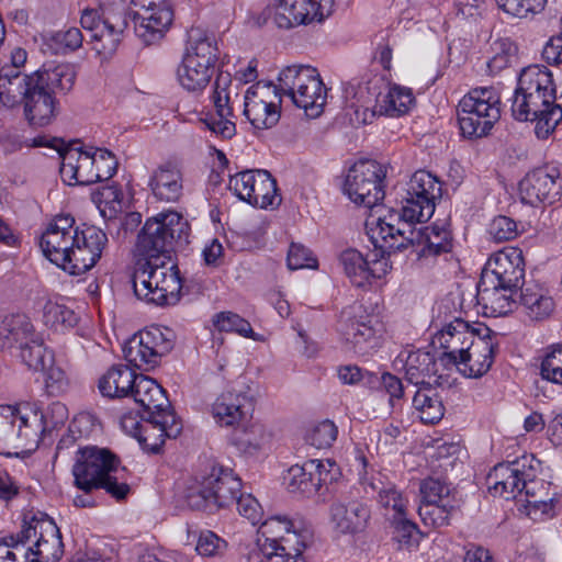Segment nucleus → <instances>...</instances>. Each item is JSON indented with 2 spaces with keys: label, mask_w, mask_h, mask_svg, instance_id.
<instances>
[{
  "label": "nucleus",
  "mask_w": 562,
  "mask_h": 562,
  "mask_svg": "<svg viewBox=\"0 0 562 562\" xmlns=\"http://www.w3.org/2000/svg\"><path fill=\"white\" fill-rule=\"evenodd\" d=\"M130 18L134 21L136 36L150 45L165 36L172 23L173 12L171 8H160L132 13L124 0H101L98 9L82 12L80 24L90 33L93 48L100 54L111 55L123 41Z\"/></svg>",
  "instance_id": "nucleus-1"
},
{
  "label": "nucleus",
  "mask_w": 562,
  "mask_h": 562,
  "mask_svg": "<svg viewBox=\"0 0 562 562\" xmlns=\"http://www.w3.org/2000/svg\"><path fill=\"white\" fill-rule=\"evenodd\" d=\"M552 74L544 66L531 65L518 77L512 99V114L521 122H533L538 138L546 139L562 121V108L555 103Z\"/></svg>",
  "instance_id": "nucleus-2"
},
{
  "label": "nucleus",
  "mask_w": 562,
  "mask_h": 562,
  "mask_svg": "<svg viewBox=\"0 0 562 562\" xmlns=\"http://www.w3.org/2000/svg\"><path fill=\"white\" fill-rule=\"evenodd\" d=\"M120 460L108 448L88 446L76 453L72 467L75 486L82 492L102 488L116 501L126 498L130 485L120 473Z\"/></svg>",
  "instance_id": "nucleus-3"
},
{
  "label": "nucleus",
  "mask_w": 562,
  "mask_h": 562,
  "mask_svg": "<svg viewBox=\"0 0 562 562\" xmlns=\"http://www.w3.org/2000/svg\"><path fill=\"white\" fill-rule=\"evenodd\" d=\"M189 231V223L180 213H159L147 220L139 232L136 252L142 262L171 260L175 247L188 243Z\"/></svg>",
  "instance_id": "nucleus-4"
},
{
  "label": "nucleus",
  "mask_w": 562,
  "mask_h": 562,
  "mask_svg": "<svg viewBox=\"0 0 562 562\" xmlns=\"http://www.w3.org/2000/svg\"><path fill=\"white\" fill-rule=\"evenodd\" d=\"M135 295L157 306L175 305L180 300L182 281L172 260L142 262L138 260L132 276Z\"/></svg>",
  "instance_id": "nucleus-5"
},
{
  "label": "nucleus",
  "mask_w": 562,
  "mask_h": 562,
  "mask_svg": "<svg viewBox=\"0 0 562 562\" xmlns=\"http://www.w3.org/2000/svg\"><path fill=\"white\" fill-rule=\"evenodd\" d=\"M240 488L241 481L233 470L213 464L194 477L186 499L192 509L213 513L234 504Z\"/></svg>",
  "instance_id": "nucleus-6"
},
{
  "label": "nucleus",
  "mask_w": 562,
  "mask_h": 562,
  "mask_svg": "<svg viewBox=\"0 0 562 562\" xmlns=\"http://www.w3.org/2000/svg\"><path fill=\"white\" fill-rule=\"evenodd\" d=\"M276 86L279 92L288 95L308 117L323 113L326 103V88L316 68L308 65H291L283 68Z\"/></svg>",
  "instance_id": "nucleus-7"
},
{
  "label": "nucleus",
  "mask_w": 562,
  "mask_h": 562,
  "mask_svg": "<svg viewBox=\"0 0 562 562\" xmlns=\"http://www.w3.org/2000/svg\"><path fill=\"white\" fill-rule=\"evenodd\" d=\"M22 413L10 405H0V454L19 457L36 448L42 439L43 416L37 411L27 408Z\"/></svg>",
  "instance_id": "nucleus-8"
},
{
  "label": "nucleus",
  "mask_w": 562,
  "mask_h": 562,
  "mask_svg": "<svg viewBox=\"0 0 562 562\" xmlns=\"http://www.w3.org/2000/svg\"><path fill=\"white\" fill-rule=\"evenodd\" d=\"M501 98L493 88L471 89L457 108L462 136L480 138L486 136L501 117Z\"/></svg>",
  "instance_id": "nucleus-9"
},
{
  "label": "nucleus",
  "mask_w": 562,
  "mask_h": 562,
  "mask_svg": "<svg viewBox=\"0 0 562 562\" xmlns=\"http://www.w3.org/2000/svg\"><path fill=\"white\" fill-rule=\"evenodd\" d=\"M258 395V386L247 376H239L217 396L212 405V415L222 427L241 425L251 414Z\"/></svg>",
  "instance_id": "nucleus-10"
},
{
  "label": "nucleus",
  "mask_w": 562,
  "mask_h": 562,
  "mask_svg": "<svg viewBox=\"0 0 562 562\" xmlns=\"http://www.w3.org/2000/svg\"><path fill=\"white\" fill-rule=\"evenodd\" d=\"M386 171L372 159H360L348 170L344 182L345 194L359 206L372 209L384 199Z\"/></svg>",
  "instance_id": "nucleus-11"
},
{
  "label": "nucleus",
  "mask_w": 562,
  "mask_h": 562,
  "mask_svg": "<svg viewBox=\"0 0 562 562\" xmlns=\"http://www.w3.org/2000/svg\"><path fill=\"white\" fill-rule=\"evenodd\" d=\"M172 331L150 326L133 335L123 346L125 360L135 368L148 371L173 348Z\"/></svg>",
  "instance_id": "nucleus-12"
},
{
  "label": "nucleus",
  "mask_w": 562,
  "mask_h": 562,
  "mask_svg": "<svg viewBox=\"0 0 562 562\" xmlns=\"http://www.w3.org/2000/svg\"><path fill=\"white\" fill-rule=\"evenodd\" d=\"M380 324L375 315L369 314L362 304L345 307L339 316L338 331L349 349L364 356L378 347Z\"/></svg>",
  "instance_id": "nucleus-13"
},
{
  "label": "nucleus",
  "mask_w": 562,
  "mask_h": 562,
  "mask_svg": "<svg viewBox=\"0 0 562 562\" xmlns=\"http://www.w3.org/2000/svg\"><path fill=\"white\" fill-rule=\"evenodd\" d=\"M441 183L430 172L416 171L407 183L406 195L402 206V216L417 223L428 221L436 206V201L441 198Z\"/></svg>",
  "instance_id": "nucleus-14"
},
{
  "label": "nucleus",
  "mask_w": 562,
  "mask_h": 562,
  "mask_svg": "<svg viewBox=\"0 0 562 562\" xmlns=\"http://www.w3.org/2000/svg\"><path fill=\"white\" fill-rule=\"evenodd\" d=\"M228 186L239 200L250 205L267 209L278 206L281 203L277 181L267 170L256 169L237 172L231 176Z\"/></svg>",
  "instance_id": "nucleus-15"
},
{
  "label": "nucleus",
  "mask_w": 562,
  "mask_h": 562,
  "mask_svg": "<svg viewBox=\"0 0 562 562\" xmlns=\"http://www.w3.org/2000/svg\"><path fill=\"white\" fill-rule=\"evenodd\" d=\"M20 539L26 546L33 538V546L26 547L30 562H57L63 555V541L59 528L45 514L33 517L21 531Z\"/></svg>",
  "instance_id": "nucleus-16"
},
{
  "label": "nucleus",
  "mask_w": 562,
  "mask_h": 562,
  "mask_svg": "<svg viewBox=\"0 0 562 562\" xmlns=\"http://www.w3.org/2000/svg\"><path fill=\"white\" fill-rule=\"evenodd\" d=\"M416 221L403 218L400 214H390L379 217L374 227H370L368 234L375 248L382 252L392 254L402 251L408 246L418 247L420 234L413 226Z\"/></svg>",
  "instance_id": "nucleus-17"
},
{
  "label": "nucleus",
  "mask_w": 562,
  "mask_h": 562,
  "mask_svg": "<svg viewBox=\"0 0 562 562\" xmlns=\"http://www.w3.org/2000/svg\"><path fill=\"white\" fill-rule=\"evenodd\" d=\"M244 99V114L255 128H271L279 122L281 93L272 82H257Z\"/></svg>",
  "instance_id": "nucleus-18"
},
{
  "label": "nucleus",
  "mask_w": 562,
  "mask_h": 562,
  "mask_svg": "<svg viewBox=\"0 0 562 562\" xmlns=\"http://www.w3.org/2000/svg\"><path fill=\"white\" fill-rule=\"evenodd\" d=\"M522 251L510 247L497 251L490 257L481 277L487 284L497 282L505 291H517L521 288L525 277Z\"/></svg>",
  "instance_id": "nucleus-19"
},
{
  "label": "nucleus",
  "mask_w": 562,
  "mask_h": 562,
  "mask_svg": "<svg viewBox=\"0 0 562 562\" xmlns=\"http://www.w3.org/2000/svg\"><path fill=\"white\" fill-rule=\"evenodd\" d=\"M334 0H279L274 22L280 29L322 22L330 15Z\"/></svg>",
  "instance_id": "nucleus-20"
},
{
  "label": "nucleus",
  "mask_w": 562,
  "mask_h": 562,
  "mask_svg": "<svg viewBox=\"0 0 562 562\" xmlns=\"http://www.w3.org/2000/svg\"><path fill=\"white\" fill-rule=\"evenodd\" d=\"M78 226L70 215H58L47 226L40 239V247L45 258L57 267L69 259V251L74 247Z\"/></svg>",
  "instance_id": "nucleus-21"
},
{
  "label": "nucleus",
  "mask_w": 562,
  "mask_h": 562,
  "mask_svg": "<svg viewBox=\"0 0 562 562\" xmlns=\"http://www.w3.org/2000/svg\"><path fill=\"white\" fill-rule=\"evenodd\" d=\"M529 462L527 457H522L513 462L495 465L487 476L491 484L490 492L506 499L521 497L524 487H527L528 482L533 477Z\"/></svg>",
  "instance_id": "nucleus-22"
},
{
  "label": "nucleus",
  "mask_w": 562,
  "mask_h": 562,
  "mask_svg": "<svg viewBox=\"0 0 562 562\" xmlns=\"http://www.w3.org/2000/svg\"><path fill=\"white\" fill-rule=\"evenodd\" d=\"M476 338L477 328H472L461 318H454L435 336L434 344L443 349L439 357L440 363L446 368L454 367Z\"/></svg>",
  "instance_id": "nucleus-23"
},
{
  "label": "nucleus",
  "mask_w": 562,
  "mask_h": 562,
  "mask_svg": "<svg viewBox=\"0 0 562 562\" xmlns=\"http://www.w3.org/2000/svg\"><path fill=\"white\" fill-rule=\"evenodd\" d=\"M497 348L496 334L480 326L476 340L454 367L468 378H480L491 369Z\"/></svg>",
  "instance_id": "nucleus-24"
},
{
  "label": "nucleus",
  "mask_w": 562,
  "mask_h": 562,
  "mask_svg": "<svg viewBox=\"0 0 562 562\" xmlns=\"http://www.w3.org/2000/svg\"><path fill=\"white\" fill-rule=\"evenodd\" d=\"M232 79L229 74L221 72L214 82L213 102L216 115H206L201 122L216 136L229 139L236 134V126L228 117L233 115L231 105Z\"/></svg>",
  "instance_id": "nucleus-25"
},
{
  "label": "nucleus",
  "mask_w": 562,
  "mask_h": 562,
  "mask_svg": "<svg viewBox=\"0 0 562 562\" xmlns=\"http://www.w3.org/2000/svg\"><path fill=\"white\" fill-rule=\"evenodd\" d=\"M182 430V423L175 412L151 414L143 416V424L138 428L137 438L143 448L157 453L165 443L166 438L175 439Z\"/></svg>",
  "instance_id": "nucleus-26"
},
{
  "label": "nucleus",
  "mask_w": 562,
  "mask_h": 562,
  "mask_svg": "<svg viewBox=\"0 0 562 562\" xmlns=\"http://www.w3.org/2000/svg\"><path fill=\"white\" fill-rule=\"evenodd\" d=\"M559 172L555 168H537L528 172L519 182L522 203L536 206L540 203L552 204L560 194L557 183Z\"/></svg>",
  "instance_id": "nucleus-27"
},
{
  "label": "nucleus",
  "mask_w": 562,
  "mask_h": 562,
  "mask_svg": "<svg viewBox=\"0 0 562 562\" xmlns=\"http://www.w3.org/2000/svg\"><path fill=\"white\" fill-rule=\"evenodd\" d=\"M58 153L61 158L59 171L64 182L69 186H90L99 182V177L94 172V151L69 147L58 149Z\"/></svg>",
  "instance_id": "nucleus-28"
},
{
  "label": "nucleus",
  "mask_w": 562,
  "mask_h": 562,
  "mask_svg": "<svg viewBox=\"0 0 562 562\" xmlns=\"http://www.w3.org/2000/svg\"><path fill=\"white\" fill-rule=\"evenodd\" d=\"M339 263L346 277L357 288H364L387 272L386 262L374 261L370 265L360 251L352 248L340 254Z\"/></svg>",
  "instance_id": "nucleus-29"
},
{
  "label": "nucleus",
  "mask_w": 562,
  "mask_h": 562,
  "mask_svg": "<svg viewBox=\"0 0 562 562\" xmlns=\"http://www.w3.org/2000/svg\"><path fill=\"white\" fill-rule=\"evenodd\" d=\"M36 83L35 72L27 75L14 66H2L0 68V102L8 108L22 103Z\"/></svg>",
  "instance_id": "nucleus-30"
},
{
  "label": "nucleus",
  "mask_w": 562,
  "mask_h": 562,
  "mask_svg": "<svg viewBox=\"0 0 562 562\" xmlns=\"http://www.w3.org/2000/svg\"><path fill=\"white\" fill-rule=\"evenodd\" d=\"M148 187L158 201L176 203L183 194L182 172L171 162L161 164L153 171Z\"/></svg>",
  "instance_id": "nucleus-31"
},
{
  "label": "nucleus",
  "mask_w": 562,
  "mask_h": 562,
  "mask_svg": "<svg viewBox=\"0 0 562 562\" xmlns=\"http://www.w3.org/2000/svg\"><path fill=\"white\" fill-rule=\"evenodd\" d=\"M370 517L369 508L357 501L349 503L335 502L330 506V521L338 533L361 531Z\"/></svg>",
  "instance_id": "nucleus-32"
},
{
  "label": "nucleus",
  "mask_w": 562,
  "mask_h": 562,
  "mask_svg": "<svg viewBox=\"0 0 562 562\" xmlns=\"http://www.w3.org/2000/svg\"><path fill=\"white\" fill-rule=\"evenodd\" d=\"M517 291H505L497 282L487 284L485 278H480L476 286V301L484 314L494 317L507 315L516 306L514 294Z\"/></svg>",
  "instance_id": "nucleus-33"
},
{
  "label": "nucleus",
  "mask_w": 562,
  "mask_h": 562,
  "mask_svg": "<svg viewBox=\"0 0 562 562\" xmlns=\"http://www.w3.org/2000/svg\"><path fill=\"white\" fill-rule=\"evenodd\" d=\"M24 114L32 126H46L57 114V103L53 94L36 83L22 101Z\"/></svg>",
  "instance_id": "nucleus-34"
},
{
  "label": "nucleus",
  "mask_w": 562,
  "mask_h": 562,
  "mask_svg": "<svg viewBox=\"0 0 562 562\" xmlns=\"http://www.w3.org/2000/svg\"><path fill=\"white\" fill-rule=\"evenodd\" d=\"M134 401L143 407L146 416L172 412L165 390L151 378L139 374L131 393Z\"/></svg>",
  "instance_id": "nucleus-35"
},
{
  "label": "nucleus",
  "mask_w": 562,
  "mask_h": 562,
  "mask_svg": "<svg viewBox=\"0 0 562 562\" xmlns=\"http://www.w3.org/2000/svg\"><path fill=\"white\" fill-rule=\"evenodd\" d=\"M138 376L127 366L114 364L99 379L98 387L105 397L130 396Z\"/></svg>",
  "instance_id": "nucleus-36"
},
{
  "label": "nucleus",
  "mask_w": 562,
  "mask_h": 562,
  "mask_svg": "<svg viewBox=\"0 0 562 562\" xmlns=\"http://www.w3.org/2000/svg\"><path fill=\"white\" fill-rule=\"evenodd\" d=\"M218 58V48L214 36L207 35L196 29L189 33L186 54L183 59L204 65L213 74L214 66Z\"/></svg>",
  "instance_id": "nucleus-37"
},
{
  "label": "nucleus",
  "mask_w": 562,
  "mask_h": 562,
  "mask_svg": "<svg viewBox=\"0 0 562 562\" xmlns=\"http://www.w3.org/2000/svg\"><path fill=\"white\" fill-rule=\"evenodd\" d=\"M319 465L316 461H306L303 465H292L284 476L288 491L307 497L317 493L322 487V479L314 477V475L317 474L315 471Z\"/></svg>",
  "instance_id": "nucleus-38"
},
{
  "label": "nucleus",
  "mask_w": 562,
  "mask_h": 562,
  "mask_svg": "<svg viewBox=\"0 0 562 562\" xmlns=\"http://www.w3.org/2000/svg\"><path fill=\"white\" fill-rule=\"evenodd\" d=\"M401 353L398 360L404 362L406 380L415 385H425L426 379L431 378L437 373V361L435 357L423 350L407 351Z\"/></svg>",
  "instance_id": "nucleus-39"
},
{
  "label": "nucleus",
  "mask_w": 562,
  "mask_h": 562,
  "mask_svg": "<svg viewBox=\"0 0 562 562\" xmlns=\"http://www.w3.org/2000/svg\"><path fill=\"white\" fill-rule=\"evenodd\" d=\"M36 82L52 94L70 91L75 85L76 70L71 64L45 65L35 71Z\"/></svg>",
  "instance_id": "nucleus-40"
},
{
  "label": "nucleus",
  "mask_w": 562,
  "mask_h": 562,
  "mask_svg": "<svg viewBox=\"0 0 562 562\" xmlns=\"http://www.w3.org/2000/svg\"><path fill=\"white\" fill-rule=\"evenodd\" d=\"M290 536H299L293 530V522L286 516H272L261 522L258 529L257 547L273 549L283 547Z\"/></svg>",
  "instance_id": "nucleus-41"
},
{
  "label": "nucleus",
  "mask_w": 562,
  "mask_h": 562,
  "mask_svg": "<svg viewBox=\"0 0 562 562\" xmlns=\"http://www.w3.org/2000/svg\"><path fill=\"white\" fill-rule=\"evenodd\" d=\"M413 103L414 97L411 89L393 86L386 93H379L376 104L370 115L371 117L376 114L398 117L406 114Z\"/></svg>",
  "instance_id": "nucleus-42"
},
{
  "label": "nucleus",
  "mask_w": 562,
  "mask_h": 562,
  "mask_svg": "<svg viewBox=\"0 0 562 562\" xmlns=\"http://www.w3.org/2000/svg\"><path fill=\"white\" fill-rule=\"evenodd\" d=\"M520 304L524 307L525 314L536 322L549 318L555 307L553 299L537 285L521 288Z\"/></svg>",
  "instance_id": "nucleus-43"
},
{
  "label": "nucleus",
  "mask_w": 562,
  "mask_h": 562,
  "mask_svg": "<svg viewBox=\"0 0 562 562\" xmlns=\"http://www.w3.org/2000/svg\"><path fill=\"white\" fill-rule=\"evenodd\" d=\"M417 232L420 234L418 236L419 249L416 250L419 257L437 256L451 249L450 232L443 225L424 226Z\"/></svg>",
  "instance_id": "nucleus-44"
},
{
  "label": "nucleus",
  "mask_w": 562,
  "mask_h": 562,
  "mask_svg": "<svg viewBox=\"0 0 562 562\" xmlns=\"http://www.w3.org/2000/svg\"><path fill=\"white\" fill-rule=\"evenodd\" d=\"M418 386L413 397V406L419 412L420 419L426 424L439 422L443 416L445 407L436 390L430 383Z\"/></svg>",
  "instance_id": "nucleus-45"
},
{
  "label": "nucleus",
  "mask_w": 562,
  "mask_h": 562,
  "mask_svg": "<svg viewBox=\"0 0 562 562\" xmlns=\"http://www.w3.org/2000/svg\"><path fill=\"white\" fill-rule=\"evenodd\" d=\"M33 334V325L24 314H12L5 316L0 325V340L2 347H12L19 342L21 346L30 339Z\"/></svg>",
  "instance_id": "nucleus-46"
},
{
  "label": "nucleus",
  "mask_w": 562,
  "mask_h": 562,
  "mask_svg": "<svg viewBox=\"0 0 562 562\" xmlns=\"http://www.w3.org/2000/svg\"><path fill=\"white\" fill-rule=\"evenodd\" d=\"M460 509V501H448L443 503H420L418 515L425 526L440 528L448 526L450 518Z\"/></svg>",
  "instance_id": "nucleus-47"
},
{
  "label": "nucleus",
  "mask_w": 562,
  "mask_h": 562,
  "mask_svg": "<svg viewBox=\"0 0 562 562\" xmlns=\"http://www.w3.org/2000/svg\"><path fill=\"white\" fill-rule=\"evenodd\" d=\"M211 69L206 66L182 59L177 76L180 85L191 92L203 90L212 78Z\"/></svg>",
  "instance_id": "nucleus-48"
},
{
  "label": "nucleus",
  "mask_w": 562,
  "mask_h": 562,
  "mask_svg": "<svg viewBox=\"0 0 562 562\" xmlns=\"http://www.w3.org/2000/svg\"><path fill=\"white\" fill-rule=\"evenodd\" d=\"M22 361L34 371H45L54 363L53 352L38 339H29L21 347Z\"/></svg>",
  "instance_id": "nucleus-49"
},
{
  "label": "nucleus",
  "mask_w": 562,
  "mask_h": 562,
  "mask_svg": "<svg viewBox=\"0 0 562 562\" xmlns=\"http://www.w3.org/2000/svg\"><path fill=\"white\" fill-rule=\"evenodd\" d=\"M43 318L47 326L55 329L72 328L78 323V316L71 308L52 300L44 305Z\"/></svg>",
  "instance_id": "nucleus-50"
},
{
  "label": "nucleus",
  "mask_w": 562,
  "mask_h": 562,
  "mask_svg": "<svg viewBox=\"0 0 562 562\" xmlns=\"http://www.w3.org/2000/svg\"><path fill=\"white\" fill-rule=\"evenodd\" d=\"M492 54L486 65L491 74H497L516 60L517 46L508 38H502L492 44Z\"/></svg>",
  "instance_id": "nucleus-51"
},
{
  "label": "nucleus",
  "mask_w": 562,
  "mask_h": 562,
  "mask_svg": "<svg viewBox=\"0 0 562 562\" xmlns=\"http://www.w3.org/2000/svg\"><path fill=\"white\" fill-rule=\"evenodd\" d=\"M69 259L63 263L61 269L72 276H81L89 271L99 261L93 254L80 247V243L76 238L74 247L69 251Z\"/></svg>",
  "instance_id": "nucleus-52"
},
{
  "label": "nucleus",
  "mask_w": 562,
  "mask_h": 562,
  "mask_svg": "<svg viewBox=\"0 0 562 562\" xmlns=\"http://www.w3.org/2000/svg\"><path fill=\"white\" fill-rule=\"evenodd\" d=\"M213 324L220 331L236 333L246 338L257 339L250 323L233 312L217 313Z\"/></svg>",
  "instance_id": "nucleus-53"
},
{
  "label": "nucleus",
  "mask_w": 562,
  "mask_h": 562,
  "mask_svg": "<svg viewBox=\"0 0 562 562\" xmlns=\"http://www.w3.org/2000/svg\"><path fill=\"white\" fill-rule=\"evenodd\" d=\"M419 492L420 503H443V498L459 501L452 488L438 479L428 477L422 481Z\"/></svg>",
  "instance_id": "nucleus-54"
},
{
  "label": "nucleus",
  "mask_w": 562,
  "mask_h": 562,
  "mask_svg": "<svg viewBox=\"0 0 562 562\" xmlns=\"http://www.w3.org/2000/svg\"><path fill=\"white\" fill-rule=\"evenodd\" d=\"M505 13L525 19L542 12L548 0H495Z\"/></svg>",
  "instance_id": "nucleus-55"
},
{
  "label": "nucleus",
  "mask_w": 562,
  "mask_h": 562,
  "mask_svg": "<svg viewBox=\"0 0 562 562\" xmlns=\"http://www.w3.org/2000/svg\"><path fill=\"white\" fill-rule=\"evenodd\" d=\"M76 238L80 243V247L89 250V252L93 254L98 259L101 258L102 251L108 243L106 234L93 225H83L81 228L78 227Z\"/></svg>",
  "instance_id": "nucleus-56"
},
{
  "label": "nucleus",
  "mask_w": 562,
  "mask_h": 562,
  "mask_svg": "<svg viewBox=\"0 0 562 562\" xmlns=\"http://www.w3.org/2000/svg\"><path fill=\"white\" fill-rule=\"evenodd\" d=\"M269 440V435L261 425H252L240 436L236 437L235 443L240 451L247 454H255L260 451Z\"/></svg>",
  "instance_id": "nucleus-57"
},
{
  "label": "nucleus",
  "mask_w": 562,
  "mask_h": 562,
  "mask_svg": "<svg viewBox=\"0 0 562 562\" xmlns=\"http://www.w3.org/2000/svg\"><path fill=\"white\" fill-rule=\"evenodd\" d=\"M337 434V426L331 420H323L307 432L306 441L317 449H325L335 442Z\"/></svg>",
  "instance_id": "nucleus-58"
},
{
  "label": "nucleus",
  "mask_w": 562,
  "mask_h": 562,
  "mask_svg": "<svg viewBox=\"0 0 562 562\" xmlns=\"http://www.w3.org/2000/svg\"><path fill=\"white\" fill-rule=\"evenodd\" d=\"M540 375L544 380L562 384V345L552 346L551 351L546 355L540 366Z\"/></svg>",
  "instance_id": "nucleus-59"
},
{
  "label": "nucleus",
  "mask_w": 562,
  "mask_h": 562,
  "mask_svg": "<svg viewBox=\"0 0 562 562\" xmlns=\"http://www.w3.org/2000/svg\"><path fill=\"white\" fill-rule=\"evenodd\" d=\"M49 46L56 54L65 53L67 50H76L82 44L83 36L79 29L69 27L65 31H58L50 35Z\"/></svg>",
  "instance_id": "nucleus-60"
},
{
  "label": "nucleus",
  "mask_w": 562,
  "mask_h": 562,
  "mask_svg": "<svg viewBox=\"0 0 562 562\" xmlns=\"http://www.w3.org/2000/svg\"><path fill=\"white\" fill-rule=\"evenodd\" d=\"M16 537L11 536L0 541V562H30L26 546Z\"/></svg>",
  "instance_id": "nucleus-61"
},
{
  "label": "nucleus",
  "mask_w": 562,
  "mask_h": 562,
  "mask_svg": "<svg viewBox=\"0 0 562 562\" xmlns=\"http://www.w3.org/2000/svg\"><path fill=\"white\" fill-rule=\"evenodd\" d=\"M488 233L495 241L512 240L518 235L517 223L508 216H497L491 222Z\"/></svg>",
  "instance_id": "nucleus-62"
},
{
  "label": "nucleus",
  "mask_w": 562,
  "mask_h": 562,
  "mask_svg": "<svg viewBox=\"0 0 562 562\" xmlns=\"http://www.w3.org/2000/svg\"><path fill=\"white\" fill-rule=\"evenodd\" d=\"M536 483L532 481V477L528 482V486L524 487L522 495L525 494L526 508L528 509V515H536L540 513L542 515H548L553 509V498L547 497L541 498L536 495L535 492Z\"/></svg>",
  "instance_id": "nucleus-63"
},
{
  "label": "nucleus",
  "mask_w": 562,
  "mask_h": 562,
  "mask_svg": "<svg viewBox=\"0 0 562 562\" xmlns=\"http://www.w3.org/2000/svg\"><path fill=\"white\" fill-rule=\"evenodd\" d=\"M234 503L237 506L238 513L252 525H257L261 521V505L251 494H238Z\"/></svg>",
  "instance_id": "nucleus-64"
}]
</instances>
